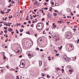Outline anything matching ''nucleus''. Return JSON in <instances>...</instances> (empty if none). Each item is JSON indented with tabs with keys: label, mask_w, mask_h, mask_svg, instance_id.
<instances>
[{
	"label": "nucleus",
	"mask_w": 79,
	"mask_h": 79,
	"mask_svg": "<svg viewBox=\"0 0 79 79\" xmlns=\"http://www.w3.org/2000/svg\"><path fill=\"white\" fill-rule=\"evenodd\" d=\"M36 11H37V9L34 10V11H35V12H36Z\"/></svg>",
	"instance_id": "nucleus-38"
},
{
	"label": "nucleus",
	"mask_w": 79,
	"mask_h": 79,
	"mask_svg": "<svg viewBox=\"0 0 79 79\" xmlns=\"http://www.w3.org/2000/svg\"><path fill=\"white\" fill-rule=\"evenodd\" d=\"M39 67H40V66H42V62L41 60L39 61Z\"/></svg>",
	"instance_id": "nucleus-8"
},
{
	"label": "nucleus",
	"mask_w": 79,
	"mask_h": 79,
	"mask_svg": "<svg viewBox=\"0 0 79 79\" xmlns=\"http://www.w3.org/2000/svg\"><path fill=\"white\" fill-rule=\"evenodd\" d=\"M19 50H18V51L16 52V53H19Z\"/></svg>",
	"instance_id": "nucleus-45"
},
{
	"label": "nucleus",
	"mask_w": 79,
	"mask_h": 79,
	"mask_svg": "<svg viewBox=\"0 0 79 79\" xmlns=\"http://www.w3.org/2000/svg\"><path fill=\"white\" fill-rule=\"evenodd\" d=\"M33 16L34 18H35V17H36V16H37V15H33Z\"/></svg>",
	"instance_id": "nucleus-24"
},
{
	"label": "nucleus",
	"mask_w": 79,
	"mask_h": 79,
	"mask_svg": "<svg viewBox=\"0 0 79 79\" xmlns=\"http://www.w3.org/2000/svg\"><path fill=\"white\" fill-rule=\"evenodd\" d=\"M20 12L21 13H23V12H22V10L20 11Z\"/></svg>",
	"instance_id": "nucleus-58"
},
{
	"label": "nucleus",
	"mask_w": 79,
	"mask_h": 79,
	"mask_svg": "<svg viewBox=\"0 0 79 79\" xmlns=\"http://www.w3.org/2000/svg\"><path fill=\"white\" fill-rule=\"evenodd\" d=\"M26 33L27 34H29V35H30V34H31L29 33V31L26 32Z\"/></svg>",
	"instance_id": "nucleus-20"
},
{
	"label": "nucleus",
	"mask_w": 79,
	"mask_h": 79,
	"mask_svg": "<svg viewBox=\"0 0 79 79\" xmlns=\"http://www.w3.org/2000/svg\"><path fill=\"white\" fill-rule=\"evenodd\" d=\"M2 55L3 56H5V52H3L2 53Z\"/></svg>",
	"instance_id": "nucleus-15"
},
{
	"label": "nucleus",
	"mask_w": 79,
	"mask_h": 79,
	"mask_svg": "<svg viewBox=\"0 0 79 79\" xmlns=\"http://www.w3.org/2000/svg\"><path fill=\"white\" fill-rule=\"evenodd\" d=\"M48 18H51V16H52V15L51 14H50V13H48Z\"/></svg>",
	"instance_id": "nucleus-9"
},
{
	"label": "nucleus",
	"mask_w": 79,
	"mask_h": 79,
	"mask_svg": "<svg viewBox=\"0 0 79 79\" xmlns=\"http://www.w3.org/2000/svg\"><path fill=\"white\" fill-rule=\"evenodd\" d=\"M4 32L6 33H6L8 32H7V30L5 31Z\"/></svg>",
	"instance_id": "nucleus-40"
},
{
	"label": "nucleus",
	"mask_w": 79,
	"mask_h": 79,
	"mask_svg": "<svg viewBox=\"0 0 79 79\" xmlns=\"http://www.w3.org/2000/svg\"><path fill=\"white\" fill-rule=\"evenodd\" d=\"M16 70H18V67H17L16 68H15Z\"/></svg>",
	"instance_id": "nucleus-54"
},
{
	"label": "nucleus",
	"mask_w": 79,
	"mask_h": 79,
	"mask_svg": "<svg viewBox=\"0 0 79 79\" xmlns=\"http://www.w3.org/2000/svg\"><path fill=\"white\" fill-rule=\"evenodd\" d=\"M67 12H71V9L70 8H67Z\"/></svg>",
	"instance_id": "nucleus-11"
},
{
	"label": "nucleus",
	"mask_w": 79,
	"mask_h": 79,
	"mask_svg": "<svg viewBox=\"0 0 79 79\" xmlns=\"http://www.w3.org/2000/svg\"><path fill=\"white\" fill-rule=\"evenodd\" d=\"M32 18H33V16L31 17L30 19H32Z\"/></svg>",
	"instance_id": "nucleus-52"
},
{
	"label": "nucleus",
	"mask_w": 79,
	"mask_h": 79,
	"mask_svg": "<svg viewBox=\"0 0 79 79\" xmlns=\"http://www.w3.org/2000/svg\"><path fill=\"white\" fill-rule=\"evenodd\" d=\"M19 66L21 68H24L25 66V64H24V63L23 62L22 63V65L20 63V64L19 65Z\"/></svg>",
	"instance_id": "nucleus-6"
},
{
	"label": "nucleus",
	"mask_w": 79,
	"mask_h": 79,
	"mask_svg": "<svg viewBox=\"0 0 79 79\" xmlns=\"http://www.w3.org/2000/svg\"><path fill=\"white\" fill-rule=\"evenodd\" d=\"M17 79H19V76H17Z\"/></svg>",
	"instance_id": "nucleus-37"
},
{
	"label": "nucleus",
	"mask_w": 79,
	"mask_h": 79,
	"mask_svg": "<svg viewBox=\"0 0 79 79\" xmlns=\"http://www.w3.org/2000/svg\"><path fill=\"white\" fill-rule=\"evenodd\" d=\"M12 69L13 70V71H15V69H10V71H12Z\"/></svg>",
	"instance_id": "nucleus-33"
},
{
	"label": "nucleus",
	"mask_w": 79,
	"mask_h": 79,
	"mask_svg": "<svg viewBox=\"0 0 79 79\" xmlns=\"http://www.w3.org/2000/svg\"><path fill=\"white\" fill-rule=\"evenodd\" d=\"M7 30L9 31V32H11V31H13V30L11 28H9Z\"/></svg>",
	"instance_id": "nucleus-10"
},
{
	"label": "nucleus",
	"mask_w": 79,
	"mask_h": 79,
	"mask_svg": "<svg viewBox=\"0 0 79 79\" xmlns=\"http://www.w3.org/2000/svg\"><path fill=\"white\" fill-rule=\"evenodd\" d=\"M7 18H8V17H6L5 19V20L6 21V19H7Z\"/></svg>",
	"instance_id": "nucleus-49"
},
{
	"label": "nucleus",
	"mask_w": 79,
	"mask_h": 79,
	"mask_svg": "<svg viewBox=\"0 0 79 79\" xmlns=\"http://www.w3.org/2000/svg\"><path fill=\"white\" fill-rule=\"evenodd\" d=\"M24 31V30L23 29H20V31L21 32H23Z\"/></svg>",
	"instance_id": "nucleus-14"
},
{
	"label": "nucleus",
	"mask_w": 79,
	"mask_h": 79,
	"mask_svg": "<svg viewBox=\"0 0 79 79\" xmlns=\"http://www.w3.org/2000/svg\"><path fill=\"white\" fill-rule=\"evenodd\" d=\"M44 10H48V8L47 7H45L44 8Z\"/></svg>",
	"instance_id": "nucleus-35"
},
{
	"label": "nucleus",
	"mask_w": 79,
	"mask_h": 79,
	"mask_svg": "<svg viewBox=\"0 0 79 79\" xmlns=\"http://www.w3.org/2000/svg\"><path fill=\"white\" fill-rule=\"evenodd\" d=\"M21 24V23H17V26H20Z\"/></svg>",
	"instance_id": "nucleus-19"
},
{
	"label": "nucleus",
	"mask_w": 79,
	"mask_h": 79,
	"mask_svg": "<svg viewBox=\"0 0 79 79\" xmlns=\"http://www.w3.org/2000/svg\"><path fill=\"white\" fill-rule=\"evenodd\" d=\"M10 6H13V5H11V3H10Z\"/></svg>",
	"instance_id": "nucleus-63"
},
{
	"label": "nucleus",
	"mask_w": 79,
	"mask_h": 79,
	"mask_svg": "<svg viewBox=\"0 0 79 79\" xmlns=\"http://www.w3.org/2000/svg\"><path fill=\"white\" fill-rule=\"evenodd\" d=\"M51 2L52 5H54V4L56 3V1L55 0H52L51 1Z\"/></svg>",
	"instance_id": "nucleus-7"
},
{
	"label": "nucleus",
	"mask_w": 79,
	"mask_h": 79,
	"mask_svg": "<svg viewBox=\"0 0 79 79\" xmlns=\"http://www.w3.org/2000/svg\"><path fill=\"white\" fill-rule=\"evenodd\" d=\"M23 35V34L22 33H20V36H21Z\"/></svg>",
	"instance_id": "nucleus-56"
},
{
	"label": "nucleus",
	"mask_w": 79,
	"mask_h": 79,
	"mask_svg": "<svg viewBox=\"0 0 79 79\" xmlns=\"http://www.w3.org/2000/svg\"><path fill=\"white\" fill-rule=\"evenodd\" d=\"M54 52H56V53H57V52H58V51H56L55 50H54Z\"/></svg>",
	"instance_id": "nucleus-47"
},
{
	"label": "nucleus",
	"mask_w": 79,
	"mask_h": 79,
	"mask_svg": "<svg viewBox=\"0 0 79 79\" xmlns=\"http://www.w3.org/2000/svg\"><path fill=\"white\" fill-rule=\"evenodd\" d=\"M8 8H10L11 7L10 5H9V6H8Z\"/></svg>",
	"instance_id": "nucleus-59"
},
{
	"label": "nucleus",
	"mask_w": 79,
	"mask_h": 79,
	"mask_svg": "<svg viewBox=\"0 0 79 79\" xmlns=\"http://www.w3.org/2000/svg\"><path fill=\"white\" fill-rule=\"evenodd\" d=\"M72 37V35L70 32H68L67 35H65V37L66 38V39H71Z\"/></svg>",
	"instance_id": "nucleus-2"
},
{
	"label": "nucleus",
	"mask_w": 79,
	"mask_h": 79,
	"mask_svg": "<svg viewBox=\"0 0 79 79\" xmlns=\"http://www.w3.org/2000/svg\"><path fill=\"white\" fill-rule=\"evenodd\" d=\"M37 34H36L35 35V37H37Z\"/></svg>",
	"instance_id": "nucleus-46"
},
{
	"label": "nucleus",
	"mask_w": 79,
	"mask_h": 79,
	"mask_svg": "<svg viewBox=\"0 0 79 79\" xmlns=\"http://www.w3.org/2000/svg\"><path fill=\"white\" fill-rule=\"evenodd\" d=\"M27 54L28 55L29 57L30 58H31L32 57H33L34 56L33 55V54L32 53V52L28 51L27 52Z\"/></svg>",
	"instance_id": "nucleus-3"
},
{
	"label": "nucleus",
	"mask_w": 79,
	"mask_h": 79,
	"mask_svg": "<svg viewBox=\"0 0 79 79\" xmlns=\"http://www.w3.org/2000/svg\"><path fill=\"white\" fill-rule=\"evenodd\" d=\"M62 49V46H61L60 47V49Z\"/></svg>",
	"instance_id": "nucleus-61"
},
{
	"label": "nucleus",
	"mask_w": 79,
	"mask_h": 79,
	"mask_svg": "<svg viewBox=\"0 0 79 79\" xmlns=\"http://www.w3.org/2000/svg\"><path fill=\"white\" fill-rule=\"evenodd\" d=\"M70 15H72V16H73V15H74V14L73 13H72V12H71Z\"/></svg>",
	"instance_id": "nucleus-23"
},
{
	"label": "nucleus",
	"mask_w": 79,
	"mask_h": 79,
	"mask_svg": "<svg viewBox=\"0 0 79 79\" xmlns=\"http://www.w3.org/2000/svg\"><path fill=\"white\" fill-rule=\"evenodd\" d=\"M4 29H5V30H6V27H4Z\"/></svg>",
	"instance_id": "nucleus-64"
},
{
	"label": "nucleus",
	"mask_w": 79,
	"mask_h": 79,
	"mask_svg": "<svg viewBox=\"0 0 79 79\" xmlns=\"http://www.w3.org/2000/svg\"><path fill=\"white\" fill-rule=\"evenodd\" d=\"M54 27H53L54 29H55V28H56V25H54Z\"/></svg>",
	"instance_id": "nucleus-26"
},
{
	"label": "nucleus",
	"mask_w": 79,
	"mask_h": 79,
	"mask_svg": "<svg viewBox=\"0 0 79 79\" xmlns=\"http://www.w3.org/2000/svg\"><path fill=\"white\" fill-rule=\"evenodd\" d=\"M59 55H60V54H56V56H59Z\"/></svg>",
	"instance_id": "nucleus-34"
},
{
	"label": "nucleus",
	"mask_w": 79,
	"mask_h": 79,
	"mask_svg": "<svg viewBox=\"0 0 79 79\" xmlns=\"http://www.w3.org/2000/svg\"><path fill=\"white\" fill-rule=\"evenodd\" d=\"M4 56L3 58H4V61H6V60H5V59H6V57H5V56Z\"/></svg>",
	"instance_id": "nucleus-21"
},
{
	"label": "nucleus",
	"mask_w": 79,
	"mask_h": 79,
	"mask_svg": "<svg viewBox=\"0 0 79 79\" xmlns=\"http://www.w3.org/2000/svg\"><path fill=\"white\" fill-rule=\"evenodd\" d=\"M21 27H24V26L23 25H22Z\"/></svg>",
	"instance_id": "nucleus-39"
},
{
	"label": "nucleus",
	"mask_w": 79,
	"mask_h": 79,
	"mask_svg": "<svg viewBox=\"0 0 79 79\" xmlns=\"http://www.w3.org/2000/svg\"><path fill=\"white\" fill-rule=\"evenodd\" d=\"M6 22H5L4 23V25H5V26H6Z\"/></svg>",
	"instance_id": "nucleus-43"
},
{
	"label": "nucleus",
	"mask_w": 79,
	"mask_h": 79,
	"mask_svg": "<svg viewBox=\"0 0 79 79\" xmlns=\"http://www.w3.org/2000/svg\"><path fill=\"white\" fill-rule=\"evenodd\" d=\"M31 23V21H29V22L28 23Z\"/></svg>",
	"instance_id": "nucleus-55"
},
{
	"label": "nucleus",
	"mask_w": 79,
	"mask_h": 79,
	"mask_svg": "<svg viewBox=\"0 0 79 79\" xmlns=\"http://www.w3.org/2000/svg\"><path fill=\"white\" fill-rule=\"evenodd\" d=\"M54 11L55 12H56L57 13H58V11H57L56 10H55Z\"/></svg>",
	"instance_id": "nucleus-27"
},
{
	"label": "nucleus",
	"mask_w": 79,
	"mask_h": 79,
	"mask_svg": "<svg viewBox=\"0 0 79 79\" xmlns=\"http://www.w3.org/2000/svg\"><path fill=\"white\" fill-rule=\"evenodd\" d=\"M36 50H39V48H36Z\"/></svg>",
	"instance_id": "nucleus-30"
},
{
	"label": "nucleus",
	"mask_w": 79,
	"mask_h": 79,
	"mask_svg": "<svg viewBox=\"0 0 79 79\" xmlns=\"http://www.w3.org/2000/svg\"><path fill=\"white\" fill-rule=\"evenodd\" d=\"M53 14L55 16H57V14H56V13H53Z\"/></svg>",
	"instance_id": "nucleus-22"
},
{
	"label": "nucleus",
	"mask_w": 79,
	"mask_h": 79,
	"mask_svg": "<svg viewBox=\"0 0 79 79\" xmlns=\"http://www.w3.org/2000/svg\"><path fill=\"white\" fill-rule=\"evenodd\" d=\"M37 1H36L35 2L34 4H37Z\"/></svg>",
	"instance_id": "nucleus-60"
},
{
	"label": "nucleus",
	"mask_w": 79,
	"mask_h": 79,
	"mask_svg": "<svg viewBox=\"0 0 79 79\" xmlns=\"http://www.w3.org/2000/svg\"><path fill=\"white\" fill-rule=\"evenodd\" d=\"M40 52H44V50L43 49H41L40 50Z\"/></svg>",
	"instance_id": "nucleus-28"
},
{
	"label": "nucleus",
	"mask_w": 79,
	"mask_h": 79,
	"mask_svg": "<svg viewBox=\"0 0 79 79\" xmlns=\"http://www.w3.org/2000/svg\"><path fill=\"white\" fill-rule=\"evenodd\" d=\"M69 47H71V48H72V47H73V45H69Z\"/></svg>",
	"instance_id": "nucleus-31"
},
{
	"label": "nucleus",
	"mask_w": 79,
	"mask_h": 79,
	"mask_svg": "<svg viewBox=\"0 0 79 79\" xmlns=\"http://www.w3.org/2000/svg\"><path fill=\"white\" fill-rule=\"evenodd\" d=\"M27 23L26 22H24L23 23V24H25V25H26V24Z\"/></svg>",
	"instance_id": "nucleus-50"
},
{
	"label": "nucleus",
	"mask_w": 79,
	"mask_h": 79,
	"mask_svg": "<svg viewBox=\"0 0 79 79\" xmlns=\"http://www.w3.org/2000/svg\"><path fill=\"white\" fill-rule=\"evenodd\" d=\"M42 40H39L38 42H40L41 41H42Z\"/></svg>",
	"instance_id": "nucleus-62"
},
{
	"label": "nucleus",
	"mask_w": 79,
	"mask_h": 79,
	"mask_svg": "<svg viewBox=\"0 0 79 79\" xmlns=\"http://www.w3.org/2000/svg\"><path fill=\"white\" fill-rule=\"evenodd\" d=\"M16 31H17L16 32V33H17V34H19V32H18V30H16Z\"/></svg>",
	"instance_id": "nucleus-32"
},
{
	"label": "nucleus",
	"mask_w": 79,
	"mask_h": 79,
	"mask_svg": "<svg viewBox=\"0 0 79 79\" xmlns=\"http://www.w3.org/2000/svg\"><path fill=\"white\" fill-rule=\"evenodd\" d=\"M22 57V55H21L19 56V58H21Z\"/></svg>",
	"instance_id": "nucleus-53"
},
{
	"label": "nucleus",
	"mask_w": 79,
	"mask_h": 79,
	"mask_svg": "<svg viewBox=\"0 0 79 79\" xmlns=\"http://www.w3.org/2000/svg\"><path fill=\"white\" fill-rule=\"evenodd\" d=\"M3 69H2V68H0V73H2L3 72Z\"/></svg>",
	"instance_id": "nucleus-12"
},
{
	"label": "nucleus",
	"mask_w": 79,
	"mask_h": 79,
	"mask_svg": "<svg viewBox=\"0 0 79 79\" xmlns=\"http://www.w3.org/2000/svg\"><path fill=\"white\" fill-rule=\"evenodd\" d=\"M42 76H43V77H44L45 76V75H44V73H42Z\"/></svg>",
	"instance_id": "nucleus-25"
},
{
	"label": "nucleus",
	"mask_w": 79,
	"mask_h": 79,
	"mask_svg": "<svg viewBox=\"0 0 79 79\" xmlns=\"http://www.w3.org/2000/svg\"><path fill=\"white\" fill-rule=\"evenodd\" d=\"M58 23H60V24H61V21H58Z\"/></svg>",
	"instance_id": "nucleus-41"
},
{
	"label": "nucleus",
	"mask_w": 79,
	"mask_h": 79,
	"mask_svg": "<svg viewBox=\"0 0 79 79\" xmlns=\"http://www.w3.org/2000/svg\"><path fill=\"white\" fill-rule=\"evenodd\" d=\"M55 6H59V4L55 3Z\"/></svg>",
	"instance_id": "nucleus-16"
},
{
	"label": "nucleus",
	"mask_w": 79,
	"mask_h": 79,
	"mask_svg": "<svg viewBox=\"0 0 79 79\" xmlns=\"http://www.w3.org/2000/svg\"><path fill=\"white\" fill-rule=\"evenodd\" d=\"M55 23H53V24H52V25L53 26H55Z\"/></svg>",
	"instance_id": "nucleus-57"
},
{
	"label": "nucleus",
	"mask_w": 79,
	"mask_h": 79,
	"mask_svg": "<svg viewBox=\"0 0 79 79\" xmlns=\"http://www.w3.org/2000/svg\"><path fill=\"white\" fill-rule=\"evenodd\" d=\"M66 48V50H69V51H71L70 50H69V47H67Z\"/></svg>",
	"instance_id": "nucleus-13"
},
{
	"label": "nucleus",
	"mask_w": 79,
	"mask_h": 79,
	"mask_svg": "<svg viewBox=\"0 0 79 79\" xmlns=\"http://www.w3.org/2000/svg\"><path fill=\"white\" fill-rule=\"evenodd\" d=\"M47 77H48V78H50V76H49V75H48V74L47 75Z\"/></svg>",
	"instance_id": "nucleus-18"
},
{
	"label": "nucleus",
	"mask_w": 79,
	"mask_h": 79,
	"mask_svg": "<svg viewBox=\"0 0 79 79\" xmlns=\"http://www.w3.org/2000/svg\"><path fill=\"white\" fill-rule=\"evenodd\" d=\"M58 69H59V70H60V69L59 68V67H58L57 69H56V70H58Z\"/></svg>",
	"instance_id": "nucleus-44"
},
{
	"label": "nucleus",
	"mask_w": 79,
	"mask_h": 79,
	"mask_svg": "<svg viewBox=\"0 0 79 79\" xmlns=\"http://www.w3.org/2000/svg\"><path fill=\"white\" fill-rule=\"evenodd\" d=\"M44 26L42 23H39L37 24L36 26V29L38 30H41L44 27Z\"/></svg>",
	"instance_id": "nucleus-1"
},
{
	"label": "nucleus",
	"mask_w": 79,
	"mask_h": 79,
	"mask_svg": "<svg viewBox=\"0 0 79 79\" xmlns=\"http://www.w3.org/2000/svg\"><path fill=\"white\" fill-rule=\"evenodd\" d=\"M47 3H46V2H44V5H45V6H47Z\"/></svg>",
	"instance_id": "nucleus-42"
},
{
	"label": "nucleus",
	"mask_w": 79,
	"mask_h": 79,
	"mask_svg": "<svg viewBox=\"0 0 79 79\" xmlns=\"http://www.w3.org/2000/svg\"><path fill=\"white\" fill-rule=\"evenodd\" d=\"M64 58L65 60L66 61H68V62H69V58L66 55H64Z\"/></svg>",
	"instance_id": "nucleus-4"
},
{
	"label": "nucleus",
	"mask_w": 79,
	"mask_h": 79,
	"mask_svg": "<svg viewBox=\"0 0 79 79\" xmlns=\"http://www.w3.org/2000/svg\"><path fill=\"white\" fill-rule=\"evenodd\" d=\"M49 29L48 28L46 29V31H48V30H49Z\"/></svg>",
	"instance_id": "nucleus-51"
},
{
	"label": "nucleus",
	"mask_w": 79,
	"mask_h": 79,
	"mask_svg": "<svg viewBox=\"0 0 79 79\" xmlns=\"http://www.w3.org/2000/svg\"><path fill=\"white\" fill-rule=\"evenodd\" d=\"M38 79H45L43 77H40L38 78Z\"/></svg>",
	"instance_id": "nucleus-29"
},
{
	"label": "nucleus",
	"mask_w": 79,
	"mask_h": 79,
	"mask_svg": "<svg viewBox=\"0 0 79 79\" xmlns=\"http://www.w3.org/2000/svg\"><path fill=\"white\" fill-rule=\"evenodd\" d=\"M45 20V19L44 18H43L42 19V21H44Z\"/></svg>",
	"instance_id": "nucleus-36"
},
{
	"label": "nucleus",
	"mask_w": 79,
	"mask_h": 79,
	"mask_svg": "<svg viewBox=\"0 0 79 79\" xmlns=\"http://www.w3.org/2000/svg\"><path fill=\"white\" fill-rule=\"evenodd\" d=\"M16 15H17V16H18L19 15V13H17L15 14Z\"/></svg>",
	"instance_id": "nucleus-17"
},
{
	"label": "nucleus",
	"mask_w": 79,
	"mask_h": 79,
	"mask_svg": "<svg viewBox=\"0 0 79 79\" xmlns=\"http://www.w3.org/2000/svg\"><path fill=\"white\" fill-rule=\"evenodd\" d=\"M4 45H5V44H3L2 45V47H4Z\"/></svg>",
	"instance_id": "nucleus-48"
},
{
	"label": "nucleus",
	"mask_w": 79,
	"mask_h": 79,
	"mask_svg": "<svg viewBox=\"0 0 79 79\" xmlns=\"http://www.w3.org/2000/svg\"><path fill=\"white\" fill-rule=\"evenodd\" d=\"M68 68H69V69H70V70H69V74H71L72 73V70H71V69H72V68H71V66H68Z\"/></svg>",
	"instance_id": "nucleus-5"
}]
</instances>
